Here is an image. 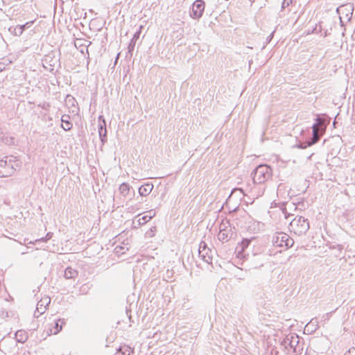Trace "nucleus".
I'll use <instances>...</instances> for the list:
<instances>
[{
    "label": "nucleus",
    "instance_id": "nucleus-1",
    "mask_svg": "<svg viewBox=\"0 0 355 355\" xmlns=\"http://www.w3.org/2000/svg\"><path fill=\"white\" fill-rule=\"evenodd\" d=\"M20 166V163L17 157L10 155L0 159V178L12 176L17 168Z\"/></svg>",
    "mask_w": 355,
    "mask_h": 355
},
{
    "label": "nucleus",
    "instance_id": "nucleus-2",
    "mask_svg": "<svg viewBox=\"0 0 355 355\" xmlns=\"http://www.w3.org/2000/svg\"><path fill=\"white\" fill-rule=\"evenodd\" d=\"M272 170L267 164H260L253 171L252 175L253 184H263L271 178Z\"/></svg>",
    "mask_w": 355,
    "mask_h": 355
},
{
    "label": "nucleus",
    "instance_id": "nucleus-3",
    "mask_svg": "<svg viewBox=\"0 0 355 355\" xmlns=\"http://www.w3.org/2000/svg\"><path fill=\"white\" fill-rule=\"evenodd\" d=\"M282 345L295 355L301 354L303 348L300 345V337L296 334H288L282 340Z\"/></svg>",
    "mask_w": 355,
    "mask_h": 355
},
{
    "label": "nucleus",
    "instance_id": "nucleus-4",
    "mask_svg": "<svg viewBox=\"0 0 355 355\" xmlns=\"http://www.w3.org/2000/svg\"><path fill=\"white\" fill-rule=\"evenodd\" d=\"M309 220L303 216H296L289 224V230L295 234L301 236L309 230Z\"/></svg>",
    "mask_w": 355,
    "mask_h": 355
},
{
    "label": "nucleus",
    "instance_id": "nucleus-5",
    "mask_svg": "<svg viewBox=\"0 0 355 355\" xmlns=\"http://www.w3.org/2000/svg\"><path fill=\"white\" fill-rule=\"evenodd\" d=\"M19 349L20 347L17 343V341L13 338H3L0 342V349L5 355H18Z\"/></svg>",
    "mask_w": 355,
    "mask_h": 355
},
{
    "label": "nucleus",
    "instance_id": "nucleus-6",
    "mask_svg": "<svg viewBox=\"0 0 355 355\" xmlns=\"http://www.w3.org/2000/svg\"><path fill=\"white\" fill-rule=\"evenodd\" d=\"M272 243L276 247L291 248L294 244V240L284 232L277 233L272 237Z\"/></svg>",
    "mask_w": 355,
    "mask_h": 355
},
{
    "label": "nucleus",
    "instance_id": "nucleus-7",
    "mask_svg": "<svg viewBox=\"0 0 355 355\" xmlns=\"http://www.w3.org/2000/svg\"><path fill=\"white\" fill-rule=\"evenodd\" d=\"M205 8V2L203 0H196L191 8L190 17L193 19H199L202 17Z\"/></svg>",
    "mask_w": 355,
    "mask_h": 355
},
{
    "label": "nucleus",
    "instance_id": "nucleus-8",
    "mask_svg": "<svg viewBox=\"0 0 355 355\" xmlns=\"http://www.w3.org/2000/svg\"><path fill=\"white\" fill-rule=\"evenodd\" d=\"M199 257L206 263H210L212 261V251L207 248L205 241H201L198 248Z\"/></svg>",
    "mask_w": 355,
    "mask_h": 355
},
{
    "label": "nucleus",
    "instance_id": "nucleus-9",
    "mask_svg": "<svg viewBox=\"0 0 355 355\" xmlns=\"http://www.w3.org/2000/svg\"><path fill=\"white\" fill-rule=\"evenodd\" d=\"M315 120L316 123L312 126V137L308 139V146H313L318 143L322 136V134L320 132V119L317 118Z\"/></svg>",
    "mask_w": 355,
    "mask_h": 355
},
{
    "label": "nucleus",
    "instance_id": "nucleus-10",
    "mask_svg": "<svg viewBox=\"0 0 355 355\" xmlns=\"http://www.w3.org/2000/svg\"><path fill=\"white\" fill-rule=\"evenodd\" d=\"M98 132L102 145H104L107 141V129L105 120L102 115L98 116Z\"/></svg>",
    "mask_w": 355,
    "mask_h": 355
},
{
    "label": "nucleus",
    "instance_id": "nucleus-11",
    "mask_svg": "<svg viewBox=\"0 0 355 355\" xmlns=\"http://www.w3.org/2000/svg\"><path fill=\"white\" fill-rule=\"evenodd\" d=\"M51 299L49 297L42 298L37 304L36 310L34 313L35 318H39L45 312L46 306L50 304Z\"/></svg>",
    "mask_w": 355,
    "mask_h": 355
},
{
    "label": "nucleus",
    "instance_id": "nucleus-12",
    "mask_svg": "<svg viewBox=\"0 0 355 355\" xmlns=\"http://www.w3.org/2000/svg\"><path fill=\"white\" fill-rule=\"evenodd\" d=\"M142 28V26L139 27V29L134 34L132 38L131 39L130 43L128 46V53L132 55V52L135 49L136 42L139 40L141 34V30Z\"/></svg>",
    "mask_w": 355,
    "mask_h": 355
},
{
    "label": "nucleus",
    "instance_id": "nucleus-13",
    "mask_svg": "<svg viewBox=\"0 0 355 355\" xmlns=\"http://www.w3.org/2000/svg\"><path fill=\"white\" fill-rule=\"evenodd\" d=\"M15 340L17 341V343L18 344L20 343V344H24L28 339V333L26 331H25L24 330H18L15 334Z\"/></svg>",
    "mask_w": 355,
    "mask_h": 355
},
{
    "label": "nucleus",
    "instance_id": "nucleus-14",
    "mask_svg": "<svg viewBox=\"0 0 355 355\" xmlns=\"http://www.w3.org/2000/svg\"><path fill=\"white\" fill-rule=\"evenodd\" d=\"M153 189V184L151 183H146L139 188V193L141 196H148Z\"/></svg>",
    "mask_w": 355,
    "mask_h": 355
},
{
    "label": "nucleus",
    "instance_id": "nucleus-15",
    "mask_svg": "<svg viewBox=\"0 0 355 355\" xmlns=\"http://www.w3.org/2000/svg\"><path fill=\"white\" fill-rule=\"evenodd\" d=\"M61 121H62L61 126L64 130L68 131L72 128L73 124L70 121V116L69 115H68V114L62 115L61 117Z\"/></svg>",
    "mask_w": 355,
    "mask_h": 355
},
{
    "label": "nucleus",
    "instance_id": "nucleus-16",
    "mask_svg": "<svg viewBox=\"0 0 355 355\" xmlns=\"http://www.w3.org/2000/svg\"><path fill=\"white\" fill-rule=\"evenodd\" d=\"M78 275V270L71 266L67 267L64 270V277L67 279H75Z\"/></svg>",
    "mask_w": 355,
    "mask_h": 355
},
{
    "label": "nucleus",
    "instance_id": "nucleus-17",
    "mask_svg": "<svg viewBox=\"0 0 355 355\" xmlns=\"http://www.w3.org/2000/svg\"><path fill=\"white\" fill-rule=\"evenodd\" d=\"M318 329V322L316 318L312 319L305 327L304 330L310 333L315 332Z\"/></svg>",
    "mask_w": 355,
    "mask_h": 355
},
{
    "label": "nucleus",
    "instance_id": "nucleus-18",
    "mask_svg": "<svg viewBox=\"0 0 355 355\" xmlns=\"http://www.w3.org/2000/svg\"><path fill=\"white\" fill-rule=\"evenodd\" d=\"M250 243L251 241L248 239H243L241 243L238 244L236 250H238L239 253L243 252L250 245Z\"/></svg>",
    "mask_w": 355,
    "mask_h": 355
},
{
    "label": "nucleus",
    "instance_id": "nucleus-19",
    "mask_svg": "<svg viewBox=\"0 0 355 355\" xmlns=\"http://www.w3.org/2000/svg\"><path fill=\"white\" fill-rule=\"evenodd\" d=\"M0 139L6 145H12L15 143V139L12 137L8 135H4L3 134H0Z\"/></svg>",
    "mask_w": 355,
    "mask_h": 355
},
{
    "label": "nucleus",
    "instance_id": "nucleus-20",
    "mask_svg": "<svg viewBox=\"0 0 355 355\" xmlns=\"http://www.w3.org/2000/svg\"><path fill=\"white\" fill-rule=\"evenodd\" d=\"M64 324H65L64 319H59V320H58L55 322L54 329L55 330L54 331V332L53 334H57L58 333H59L62 330V326Z\"/></svg>",
    "mask_w": 355,
    "mask_h": 355
},
{
    "label": "nucleus",
    "instance_id": "nucleus-21",
    "mask_svg": "<svg viewBox=\"0 0 355 355\" xmlns=\"http://www.w3.org/2000/svg\"><path fill=\"white\" fill-rule=\"evenodd\" d=\"M119 191L123 196H128L130 191V185L125 182L122 183L119 187Z\"/></svg>",
    "mask_w": 355,
    "mask_h": 355
},
{
    "label": "nucleus",
    "instance_id": "nucleus-22",
    "mask_svg": "<svg viewBox=\"0 0 355 355\" xmlns=\"http://www.w3.org/2000/svg\"><path fill=\"white\" fill-rule=\"evenodd\" d=\"M8 31L15 36H20L23 33V28L19 26L15 27L11 26L9 28Z\"/></svg>",
    "mask_w": 355,
    "mask_h": 355
},
{
    "label": "nucleus",
    "instance_id": "nucleus-23",
    "mask_svg": "<svg viewBox=\"0 0 355 355\" xmlns=\"http://www.w3.org/2000/svg\"><path fill=\"white\" fill-rule=\"evenodd\" d=\"M66 103L68 106L70 107H76V103H77L76 100L74 97L71 95H67L65 99Z\"/></svg>",
    "mask_w": 355,
    "mask_h": 355
},
{
    "label": "nucleus",
    "instance_id": "nucleus-24",
    "mask_svg": "<svg viewBox=\"0 0 355 355\" xmlns=\"http://www.w3.org/2000/svg\"><path fill=\"white\" fill-rule=\"evenodd\" d=\"M154 216H155V213H153V216L146 215V216H142L141 218H139L137 220L139 225H144Z\"/></svg>",
    "mask_w": 355,
    "mask_h": 355
},
{
    "label": "nucleus",
    "instance_id": "nucleus-25",
    "mask_svg": "<svg viewBox=\"0 0 355 355\" xmlns=\"http://www.w3.org/2000/svg\"><path fill=\"white\" fill-rule=\"evenodd\" d=\"M119 349V351H122L123 355H130L133 352L131 348L128 346L120 347Z\"/></svg>",
    "mask_w": 355,
    "mask_h": 355
},
{
    "label": "nucleus",
    "instance_id": "nucleus-26",
    "mask_svg": "<svg viewBox=\"0 0 355 355\" xmlns=\"http://www.w3.org/2000/svg\"><path fill=\"white\" fill-rule=\"evenodd\" d=\"M52 236H53V233L48 232L45 237H43V238H42L40 239H37V240L35 241V242L36 243L46 242V241L51 239Z\"/></svg>",
    "mask_w": 355,
    "mask_h": 355
},
{
    "label": "nucleus",
    "instance_id": "nucleus-27",
    "mask_svg": "<svg viewBox=\"0 0 355 355\" xmlns=\"http://www.w3.org/2000/svg\"><path fill=\"white\" fill-rule=\"evenodd\" d=\"M293 2V0H284L282 3V9L284 10L286 8L288 7Z\"/></svg>",
    "mask_w": 355,
    "mask_h": 355
},
{
    "label": "nucleus",
    "instance_id": "nucleus-28",
    "mask_svg": "<svg viewBox=\"0 0 355 355\" xmlns=\"http://www.w3.org/2000/svg\"><path fill=\"white\" fill-rule=\"evenodd\" d=\"M218 239L222 241L227 240V234L225 232L220 231L218 234Z\"/></svg>",
    "mask_w": 355,
    "mask_h": 355
},
{
    "label": "nucleus",
    "instance_id": "nucleus-29",
    "mask_svg": "<svg viewBox=\"0 0 355 355\" xmlns=\"http://www.w3.org/2000/svg\"><path fill=\"white\" fill-rule=\"evenodd\" d=\"M33 23H34V21H30L23 25H19V26L21 27V28H23V31H24L26 28H28L29 27H31Z\"/></svg>",
    "mask_w": 355,
    "mask_h": 355
},
{
    "label": "nucleus",
    "instance_id": "nucleus-30",
    "mask_svg": "<svg viewBox=\"0 0 355 355\" xmlns=\"http://www.w3.org/2000/svg\"><path fill=\"white\" fill-rule=\"evenodd\" d=\"M309 146H308V140H306L304 143H300L299 144L296 145V147H297L298 148H300V149H305V148H306L307 147H309Z\"/></svg>",
    "mask_w": 355,
    "mask_h": 355
},
{
    "label": "nucleus",
    "instance_id": "nucleus-31",
    "mask_svg": "<svg viewBox=\"0 0 355 355\" xmlns=\"http://www.w3.org/2000/svg\"><path fill=\"white\" fill-rule=\"evenodd\" d=\"M343 355H355V348L352 347L349 349Z\"/></svg>",
    "mask_w": 355,
    "mask_h": 355
},
{
    "label": "nucleus",
    "instance_id": "nucleus-32",
    "mask_svg": "<svg viewBox=\"0 0 355 355\" xmlns=\"http://www.w3.org/2000/svg\"><path fill=\"white\" fill-rule=\"evenodd\" d=\"M275 31L272 32L266 38V43L268 44L272 39Z\"/></svg>",
    "mask_w": 355,
    "mask_h": 355
},
{
    "label": "nucleus",
    "instance_id": "nucleus-33",
    "mask_svg": "<svg viewBox=\"0 0 355 355\" xmlns=\"http://www.w3.org/2000/svg\"><path fill=\"white\" fill-rule=\"evenodd\" d=\"M240 191L241 193H243V189L242 188H235L232 190V193L233 192H236V191Z\"/></svg>",
    "mask_w": 355,
    "mask_h": 355
},
{
    "label": "nucleus",
    "instance_id": "nucleus-34",
    "mask_svg": "<svg viewBox=\"0 0 355 355\" xmlns=\"http://www.w3.org/2000/svg\"><path fill=\"white\" fill-rule=\"evenodd\" d=\"M148 213L150 214V215H149V216H153V213H155V212L153 210H150V211H148Z\"/></svg>",
    "mask_w": 355,
    "mask_h": 355
},
{
    "label": "nucleus",
    "instance_id": "nucleus-35",
    "mask_svg": "<svg viewBox=\"0 0 355 355\" xmlns=\"http://www.w3.org/2000/svg\"><path fill=\"white\" fill-rule=\"evenodd\" d=\"M314 31H315V33H318V27H317V26L315 28V30L313 31V32H314Z\"/></svg>",
    "mask_w": 355,
    "mask_h": 355
},
{
    "label": "nucleus",
    "instance_id": "nucleus-36",
    "mask_svg": "<svg viewBox=\"0 0 355 355\" xmlns=\"http://www.w3.org/2000/svg\"><path fill=\"white\" fill-rule=\"evenodd\" d=\"M327 35V31L324 32V37H326Z\"/></svg>",
    "mask_w": 355,
    "mask_h": 355
},
{
    "label": "nucleus",
    "instance_id": "nucleus-37",
    "mask_svg": "<svg viewBox=\"0 0 355 355\" xmlns=\"http://www.w3.org/2000/svg\"><path fill=\"white\" fill-rule=\"evenodd\" d=\"M319 28H320L319 31H320V32H321V31H322V26H321V25H320V26H319Z\"/></svg>",
    "mask_w": 355,
    "mask_h": 355
},
{
    "label": "nucleus",
    "instance_id": "nucleus-38",
    "mask_svg": "<svg viewBox=\"0 0 355 355\" xmlns=\"http://www.w3.org/2000/svg\"><path fill=\"white\" fill-rule=\"evenodd\" d=\"M118 247L116 248V252H119V250H117Z\"/></svg>",
    "mask_w": 355,
    "mask_h": 355
}]
</instances>
